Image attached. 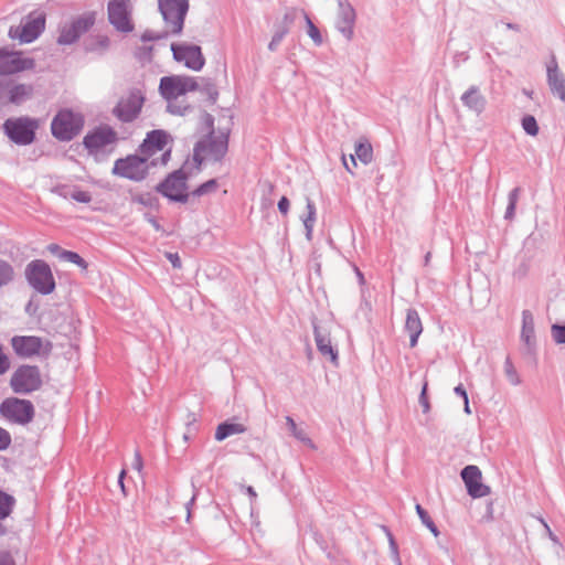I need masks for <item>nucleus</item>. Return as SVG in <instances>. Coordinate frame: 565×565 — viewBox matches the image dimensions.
<instances>
[{"label":"nucleus","instance_id":"obj_1","mask_svg":"<svg viewBox=\"0 0 565 565\" xmlns=\"http://www.w3.org/2000/svg\"><path fill=\"white\" fill-rule=\"evenodd\" d=\"M85 125L84 116L72 109H60L51 121L52 136L58 141H71L81 134Z\"/></svg>","mask_w":565,"mask_h":565},{"label":"nucleus","instance_id":"obj_2","mask_svg":"<svg viewBox=\"0 0 565 565\" xmlns=\"http://www.w3.org/2000/svg\"><path fill=\"white\" fill-rule=\"evenodd\" d=\"M153 166H156V161L149 162L146 156L128 154L115 161L111 173L135 182H141L148 177L149 169Z\"/></svg>","mask_w":565,"mask_h":565},{"label":"nucleus","instance_id":"obj_3","mask_svg":"<svg viewBox=\"0 0 565 565\" xmlns=\"http://www.w3.org/2000/svg\"><path fill=\"white\" fill-rule=\"evenodd\" d=\"M4 135L15 145L29 146L35 140L39 120L28 116L8 118L3 125Z\"/></svg>","mask_w":565,"mask_h":565},{"label":"nucleus","instance_id":"obj_4","mask_svg":"<svg viewBox=\"0 0 565 565\" xmlns=\"http://www.w3.org/2000/svg\"><path fill=\"white\" fill-rule=\"evenodd\" d=\"M146 97L140 88H130L114 106L111 114L122 124L134 122L141 114Z\"/></svg>","mask_w":565,"mask_h":565},{"label":"nucleus","instance_id":"obj_5","mask_svg":"<svg viewBox=\"0 0 565 565\" xmlns=\"http://www.w3.org/2000/svg\"><path fill=\"white\" fill-rule=\"evenodd\" d=\"M189 174L181 168L169 173L163 181L156 185V191L172 202L186 203Z\"/></svg>","mask_w":565,"mask_h":565},{"label":"nucleus","instance_id":"obj_6","mask_svg":"<svg viewBox=\"0 0 565 565\" xmlns=\"http://www.w3.org/2000/svg\"><path fill=\"white\" fill-rule=\"evenodd\" d=\"M25 278L29 285L41 295H50L55 289V279L49 264L42 259L26 265Z\"/></svg>","mask_w":565,"mask_h":565},{"label":"nucleus","instance_id":"obj_7","mask_svg":"<svg viewBox=\"0 0 565 565\" xmlns=\"http://www.w3.org/2000/svg\"><path fill=\"white\" fill-rule=\"evenodd\" d=\"M11 347L14 353L22 359H29L35 355L47 359L53 350L51 341H44L36 335H14L11 339Z\"/></svg>","mask_w":565,"mask_h":565},{"label":"nucleus","instance_id":"obj_8","mask_svg":"<svg viewBox=\"0 0 565 565\" xmlns=\"http://www.w3.org/2000/svg\"><path fill=\"white\" fill-rule=\"evenodd\" d=\"M42 376L39 366L24 364L19 366L11 375L10 386L17 394L26 395L42 386Z\"/></svg>","mask_w":565,"mask_h":565},{"label":"nucleus","instance_id":"obj_9","mask_svg":"<svg viewBox=\"0 0 565 565\" xmlns=\"http://www.w3.org/2000/svg\"><path fill=\"white\" fill-rule=\"evenodd\" d=\"M159 11L171 34H180L189 11L188 0H158Z\"/></svg>","mask_w":565,"mask_h":565},{"label":"nucleus","instance_id":"obj_10","mask_svg":"<svg viewBox=\"0 0 565 565\" xmlns=\"http://www.w3.org/2000/svg\"><path fill=\"white\" fill-rule=\"evenodd\" d=\"M0 414L11 423L26 425L33 420L35 409L29 399L8 397L0 404Z\"/></svg>","mask_w":565,"mask_h":565},{"label":"nucleus","instance_id":"obj_11","mask_svg":"<svg viewBox=\"0 0 565 565\" xmlns=\"http://www.w3.org/2000/svg\"><path fill=\"white\" fill-rule=\"evenodd\" d=\"M130 0H110L107 4L109 23L119 32L129 33L134 30Z\"/></svg>","mask_w":565,"mask_h":565},{"label":"nucleus","instance_id":"obj_12","mask_svg":"<svg viewBox=\"0 0 565 565\" xmlns=\"http://www.w3.org/2000/svg\"><path fill=\"white\" fill-rule=\"evenodd\" d=\"M95 20L93 15H82L74 19L70 23H65L60 28V35L57 43L60 45H71L77 42V40L88 32L93 26Z\"/></svg>","mask_w":565,"mask_h":565},{"label":"nucleus","instance_id":"obj_13","mask_svg":"<svg viewBox=\"0 0 565 565\" xmlns=\"http://www.w3.org/2000/svg\"><path fill=\"white\" fill-rule=\"evenodd\" d=\"M171 51L177 62H183L192 71H201L205 64V58L199 45L172 43Z\"/></svg>","mask_w":565,"mask_h":565},{"label":"nucleus","instance_id":"obj_14","mask_svg":"<svg viewBox=\"0 0 565 565\" xmlns=\"http://www.w3.org/2000/svg\"><path fill=\"white\" fill-rule=\"evenodd\" d=\"M35 62L30 57H22L18 52H7L0 49V75H11L25 70H32ZM3 82L0 81V87Z\"/></svg>","mask_w":565,"mask_h":565},{"label":"nucleus","instance_id":"obj_15","mask_svg":"<svg viewBox=\"0 0 565 565\" xmlns=\"http://www.w3.org/2000/svg\"><path fill=\"white\" fill-rule=\"evenodd\" d=\"M355 20L356 12L353 6L348 0H339L335 28L348 41L353 39Z\"/></svg>","mask_w":565,"mask_h":565},{"label":"nucleus","instance_id":"obj_16","mask_svg":"<svg viewBox=\"0 0 565 565\" xmlns=\"http://www.w3.org/2000/svg\"><path fill=\"white\" fill-rule=\"evenodd\" d=\"M116 141V131L110 126H100L84 137L83 145L89 153H94L108 145L115 143Z\"/></svg>","mask_w":565,"mask_h":565},{"label":"nucleus","instance_id":"obj_17","mask_svg":"<svg viewBox=\"0 0 565 565\" xmlns=\"http://www.w3.org/2000/svg\"><path fill=\"white\" fill-rule=\"evenodd\" d=\"M313 335L318 351L321 355L328 356L333 364L338 363V350L332 345L330 329L327 324L312 319Z\"/></svg>","mask_w":565,"mask_h":565},{"label":"nucleus","instance_id":"obj_18","mask_svg":"<svg viewBox=\"0 0 565 565\" xmlns=\"http://www.w3.org/2000/svg\"><path fill=\"white\" fill-rule=\"evenodd\" d=\"M546 79L551 93L565 103V75L559 70L554 55L546 66Z\"/></svg>","mask_w":565,"mask_h":565},{"label":"nucleus","instance_id":"obj_19","mask_svg":"<svg viewBox=\"0 0 565 565\" xmlns=\"http://www.w3.org/2000/svg\"><path fill=\"white\" fill-rule=\"evenodd\" d=\"M45 29V15L38 13L36 15L30 14L26 21L21 25V33L19 35L22 43H31L36 40Z\"/></svg>","mask_w":565,"mask_h":565},{"label":"nucleus","instance_id":"obj_20","mask_svg":"<svg viewBox=\"0 0 565 565\" xmlns=\"http://www.w3.org/2000/svg\"><path fill=\"white\" fill-rule=\"evenodd\" d=\"M169 134L162 129H154L147 134L139 147L140 152L148 159L157 151H162L168 142Z\"/></svg>","mask_w":565,"mask_h":565},{"label":"nucleus","instance_id":"obj_21","mask_svg":"<svg viewBox=\"0 0 565 565\" xmlns=\"http://www.w3.org/2000/svg\"><path fill=\"white\" fill-rule=\"evenodd\" d=\"M228 131L214 134L213 129L207 135L206 151L214 161H221L228 150Z\"/></svg>","mask_w":565,"mask_h":565},{"label":"nucleus","instance_id":"obj_22","mask_svg":"<svg viewBox=\"0 0 565 565\" xmlns=\"http://www.w3.org/2000/svg\"><path fill=\"white\" fill-rule=\"evenodd\" d=\"M159 92L166 100H172L185 94L182 76H163L160 79Z\"/></svg>","mask_w":565,"mask_h":565},{"label":"nucleus","instance_id":"obj_23","mask_svg":"<svg viewBox=\"0 0 565 565\" xmlns=\"http://www.w3.org/2000/svg\"><path fill=\"white\" fill-rule=\"evenodd\" d=\"M1 88L6 89L7 102L13 105H21L30 99L34 90L31 84H14L12 82L3 83Z\"/></svg>","mask_w":565,"mask_h":565},{"label":"nucleus","instance_id":"obj_24","mask_svg":"<svg viewBox=\"0 0 565 565\" xmlns=\"http://www.w3.org/2000/svg\"><path fill=\"white\" fill-rule=\"evenodd\" d=\"M462 105L476 115H481L487 107V98L477 85H471L460 97Z\"/></svg>","mask_w":565,"mask_h":565},{"label":"nucleus","instance_id":"obj_25","mask_svg":"<svg viewBox=\"0 0 565 565\" xmlns=\"http://www.w3.org/2000/svg\"><path fill=\"white\" fill-rule=\"evenodd\" d=\"M521 340L526 348V353L533 354L535 351V331H534V318L530 310L522 311V330Z\"/></svg>","mask_w":565,"mask_h":565},{"label":"nucleus","instance_id":"obj_26","mask_svg":"<svg viewBox=\"0 0 565 565\" xmlns=\"http://www.w3.org/2000/svg\"><path fill=\"white\" fill-rule=\"evenodd\" d=\"M405 331L409 334V347L414 348L417 345L418 338L423 332V323L419 313L414 308L406 310L405 319Z\"/></svg>","mask_w":565,"mask_h":565},{"label":"nucleus","instance_id":"obj_27","mask_svg":"<svg viewBox=\"0 0 565 565\" xmlns=\"http://www.w3.org/2000/svg\"><path fill=\"white\" fill-rule=\"evenodd\" d=\"M246 429V426H244L243 424L231 423L226 420L217 425L215 430V439L217 441H223L230 436L245 433Z\"/></svg>","mask_w":565,"mask_h":565},{"label":"nucleus","instance_id":"obj_28","mask_svg":"<svg viewBox=\"0 0 565 565\" xmlns=\"http://www.w3.org/2000/svg\"><path fill=\"white\" fill-rule=\"evenodd\" d=\"M109 46V39L106 35L97 34L89 35L83 41V49L85 52L104 53Z\"/></svg>","mask_w":565,"mask_h":565},{"label":"nucleus","instance_id":"obj_29","mask_svg":"<svg viewBox=\"0 0 565 565\" xmlns=\"http://www.w3.org/2000/svg\"><path fill=\"white\" fill-rule=\"evenodd\" d=\"M355 157L364 164L370 163L373 159V148L371 143L369 141H360L355 145V154H350L352 167H356Z\"/></svg>","mask_w":565,"mask_h":565},{"label":"nucleus","instance_id":"obj_30","mask_svg":"<svg viewBox=\"0 0 565 565\" xmlns=\"http://www.w3.org/2000/svg\"><path fill=\"white\" fill-rule=\"evenodd\" d=\"M306 202L307 215L302 217V222L306 230V237L308 241H311L312 231L316 223L317 210L313 201L310 198H306Z\"/></svg>","mask_w":565,"mask_h":565},{"label":"nucleus","instance_id":"obj_31","mask_svg":"<svg viewBox=\"0 0 565 565\" xmlns=\"http://www.w3.org/2000/svg\"><path fill=\"white\" fill-rule=\"evenodd\" d=\"M14 505V497L0 490V520H4L11 514Z\"/></svg>","mask_w":565,"mask_h":565},{"label":"nucleus","instance_id":"obj_32","mask_svg":"<svg viewBox=\"0 0 565 565\" xmlns=\"http://www.w3.org/2000/svg\"><path fill=\"white\" fill-rule=\"evenodd\" d=\"M461 479L463 480L466 488L476 481H480L482 478L481 470L473 465L466 466L460 472Z\"/></svg>","mask_w":565,"mask_h":565},{"label":"nucleus","instance_id":"obj_33","mask_svg":"<svg viewBox=\"0 0 565 565\" xmlns=\"http://www.w3.org/2000/svg\"><path fill=\"white\" fill-rule=\"evenodd\" d=\"M14 278V269L11 264L0 258V288L9 285Z\"/></svg>","mask_w":565,"mask_h":565},{"label":"nucleus","instance_id":"obj_34","mask_svg":"<svg viewBox=\"0 0 565 565\" xmlns=\"http://www.w3.org/2000/svg\"><path fill=\"white\" fill-rule=\"evenodd\" d=\"M199 90L206 94L209 100L214 104L218 97V92L216 89L215 84L209 78H201V84H199Z\"/></svg>","mask_w":565,"mask_h":565},{"label":"nucleus","instance_id":"obj_35","mask_svg":"<svg viewBox=\"0 0 565 565\" xmlns=\"http://www.w3.org/2000/svg\"><path fill=\"white\" fill-rule=\"evenodd\" d=\"M217 186H218V183H217L216 179H210L206 182L200 184L198 188H195L190 193V195L198 196V198L203 196V195H206V194H210V193L216 191Z\"/></svg>","mask_w":565,"mask_h":565},{"label":"nucleus","instance_id":"obj_36","mask_svg":"<svg viewBox=\"0 0 565 565\" xmlns=\"http://www.w3.org/2000/svg\"><path fill=\"white\" fill-rule=\"evenodd\" d=\"M521 125H522L523 130L529 136H532V137L537 136L540 128H539L537 121L534 116H532V115L523 116V118L521 119Z\"/></svg>","mask_w":565,"mask_h":565},{"label":"nucleus","instance_id":"obj_37","mask_svg":"<svg viewBox=\"0 0 565 565\" xmlns=\"http://www.w3.org/2000/svg\"><path fill=\"white\" fill-rule=\"evenodd\" d=\"M131 201L134 203H138L147 207H158L159 204L158 198L152 195L151 193H141L132 195Z\"/></svg>","mask_w":565,"mask_h":565},{"label":"nucleus","instance_id":"obj_38","mask_svg":"<svg viewBox=\"0 0 565 565\" xmlns=\"http://www.w3.org/2000/svg\"><path fill=\"white\" fill-rule=\"evenodd\" d=\"M60 258L73 263L81 267L82 269H86L88 266L87 262L76 252L62 250L60 254Z\"/></svg>","mask_w":565,"mask_h":565},{"label":"nucleus","instance_id":"obj_39","mask_svg":"<svg viewBox=\"0 0 565 565\" xmlns=\"http://www.w3.org/2000/svg\"><path fill=\"white\" fill-rule=\"evenodd\" d=\"M467 492L472 498H482L490 493V487L480 481H476L467 488Z\"/></svg>","mask_w":565,"mask_h":565},{"label":"nucleus","instance_id":"obj_40","mask_svg":"<svg viewBox=\"0 0 565 565\" xmlns=\"http://www.w3.org/2000/svg\"><path fill=\"white\" fill-rule=\"evenodd\" d=\"M303 17H305L306 24H307L308 35L311 38V40L315 42V44L321 45L322 36H321L319 29L315 25V23L311 21L310 17L306 12H303Z\"/></svg>","mask_w":565,"mask_h":565},{"label":"nucleus","instance_id":"obj_41","mask_svg":"<svg viewBox=\"0 0 565 565\" xmlns=\"http://www.w3.org/2000/svg\"><path fill=\"white\" fill-rule=\"evenodd\" d=\"M286 424L295 438L301 441L311 443V440L307 437L306 433L297 427V424L292 417L287 416Z\"/></svg>","mask_w":565,"mask_h":565},{"label":"nucleus","instance_id":"obj_42","mask_svg":"<svg viewBox=\"0 0 565 565\" xmlns=\"http://www.w3.org/2000/svg\"><path fill=\"white\" fill-rule=\"evenodd\" d=\"M288 34V28L287 26H279L276 32L274 33L271 41L268 44V50L271 52H275L277 47L279 46L282 39Z\"/></svg>","mask_w":565,"mask_h":565},{"label":"nucleus","instance_id":"obj_43","mask_svg":"<svg viewBox=\"0 0 565 565\" xmlns=\"http://www.w3.org/2000/svg\"><path fill=\"white\" fill-rule=\"evenodd\" d=\"M504 371L511 384L518 385L520 383L516 370L514 369L513 363L509 356L504 361Z\"/></svg>","mask_w":565,"mask_h":565},{"label":"nucleus","instance_id":"obj_44","mask_svg":"<svg viewBox=\"0 0 565 565\" xmlns=\"http://www.w3.org/2000/svg\"><path fill=\"white\" fill-rule=\"evenodd\" d=\"M553 340L557 344H565V323L564 324H553L551 328Z\"/></svg>","mask_w":565,"mask_h":565},{"label":"nucleus","instance_id":"obj_45","mask_svg":"<svg viewBox=\"0 0 565 565\" xmlns=\"http://www.w3.org/2000/svg\"><path fill=\"white\" fill-rule=\"evenodd\" d=\"M204 151H206L205 141L204 140L198 141L193 148V160H194L198 169L200 168V166L203 162V157L201 153Z\"/></svg>","mask_w":565,"mask_h":565},{"label":"nucleus","instance_id":"obj_46","mask_svg":"<svg viewBox=\"0 0 565 565\" xmlns=\"http://www.w3.org/2000/svg\"><path fill=\"white\" fill-rule=\"evenodd\" d=\"M168 35V32H154L152 30H146L141 34V41L142 42H151V41H159L162 39H166Z\"/></svg>","mask_w":565,"mask_h":565},{"label":"nucleus","instance_id":"obj_47","mask_svg":"<svg viewBox=\"0 0 565 565\" xmlns=\"http://www.w3.org/2000/svg\"><path fill=\"white\" fill-rule=\"evenodd\" d=\"M71 199L79 203H89L92 201V195L89 192L82 191L74 186V194H71Z\"/></svg>","mask_w":565,"mask_h":565},{"label":"nucleus","instance_id":"obj_48","mask_svg":"<svg viewBox=\"0 0 565 565\" xmlns=\"http://www.w3.org/2000/svg\"><path fill=\"white\" fill-rule=\"evenodd\" d=\"M427 387L428 383L425 382L419 394V404L423 407L424 414H427L430 411V404L427 396Z\"/></svg>","mask_w":565,"mask_h":565},{"label":"nucleus","instance_id":"obj_49","mask_svg":"<svg viewBox=\"0 0 565 565\" xmlns=\"http://www.w3.org/2000/svg\"><path fill=\"white\" fill-rule=\"evenodd\" d=\"M182 81H183V84H184L185 94L188 92L199 90V84L200 83L194 77L182 76Z\"/></svg>","mask_w":565,"mask_h":565},{"label":"nucleus","instance_id":"obj_50","mask_svg":"<svg viewBox=\"0 0 565 565\" xmlns=\"http://www.w3.org/2000/svg\"><path fill=\"white\" fill-rule=\"evenodd\" d=\"M53 192L64 199H71V194H74V186L57 185L53 189Z\"/></svg>","mask_w":565,"mask_h":565},{"label":"nucleus","instance_id":"obj_51","mask_svg":"<svg viewBox=\"0 0 565 565\" xmlns=\"http://www.w3.org/2000/svg\"><path fill=\"white\" fill-rule=\"evenodd\" d=\"M11 445V435L8 430L0 427V451L6 450Z\"/></svg>","mask_w":565,"mask_h":565},{"label":"nucleus","instance_id":"obj_52","mask_svg":"<svg viewBox=\"0 0 565 565\" xmlns=\"http://www.w3.org/2000/svg\"><path fill=\"white\" fill-rule=\"evenodd\" d=\"M415 509H416V512H417L422 523L425 526L433 522V519L430 518L428 512L420 504L417 503Z\"/></svg>","mask_w":565,"mask_h":565},{"label":"nucleus","instance_id":"obj_53","mask_svg":"<svg viewBox=\"0 0 565 565\" xmlns=\"http://www.w3.org/2000/svg\"><path fill=\"white\" fill-rule=\"evenodd\" d=\"M290 207V201L287 196H281L278 201V210L282 215H287Z\"/></svg>","mask_w":565,"mask_h":565},{"label":"nucleus","instance_id":"obj_54","mask_svg":"<svg viewBox=\"0 0 565 565\" xmlns=\"http://www.w3.org/2000/svg\"><path fill=\"white\" fill-rule=\"evenodd\" d=\"M166 257L170 260L173 268L180 269L182 267L181 258L178 253H166Z\"/></svg>","mask_w":565,"mask_h":565},{"label":"nucleus","instance_id":"obj_55","mask_svg":"<svg viewBox=\"0 0 565 565\" xmlns=\"http://www.w3.org/2000/svg\"><path fill=\"white\" fill-rule=\"evenodd\" d=\"M10 366L8 356L2 352V347L0 345V375L4 374Z\"/></svg>","mask_w":565,"mask_h":565},{"label":"nucleus","instance_id":"obj_56","mask_svg":"<svg viewBox=\"0 0 565 565\" xmlns=\"http://www.w3.org/2000/svg\"><path fill=\"white\" fill-rule=\"evenodd\" d=\"M0 565H15L12 555L8 551H0Z\"/></svg>","mask_w":565,"mask_h":565},{"label":"nucleus","instance_id":"obj_57","mask_svg":"<svg viewBox=\"0 0 565 565\" xmlns=\"http://www.w3.org/2000/svg\"><path fill=\"white\" fill-rule=\"evenodd\" d=\"M132 468L136 469L138 472H141L143 467L142 457L139 450L135 451L134 461L131 463Z\"/></svg>","mask_w":565,"mask_h":565},{"label":"nucleus","instance_id":"obj_58","mask_svg":"<svg viewBox=\"0 0 565 565\" xmlns=\"http://www.w3.org/2000/svg\"><path fill=\"white\" fill-rule=\"evenodd\" d=\"M382 529L384 530V532L386 533V536L388 539V542H390V547L392 550L393 553L397 554V544L394 540V536L392 534V532L390 531V529L385 525L382 526Z\"/></svg>","mask_w":565,"mask_h":565},{"label":"nucleus","instance_id":"obj_59","mask_svg":"<svg viewBox=\"0 0 565 565\" xmlns=\"http://www.w3.org/2000/svg\"><path fill=\"white\" fill-rule=\"evenodd\" d=\"M195 420H196V419H195V417H194V416H192V419H190V420L188 422V431L183 435V439H184L185 441H186V440H189L190 435H191L192 433H194V431H195V429H196V428H195V426H194Z\"/></svg>","mask_w":565,"mask_h":565},{"label":"nucleus","instance_id":"obj_60","mask_svg":"<svg viewBox=\"0 0 565 565\" xmlns=\"http://www.w3.org/2000/svg\"><path fill=\"white\" fill-rule=\"evenodd\" d=\"M295 21V13L294 12H286L284 14V18H282V25L281 26H287L289 29V26L294 23Z\"/></svg>","mask_w":565,"mask_h":565},{"label":"nucleus","instance_id":"obj_61","mask_svg":"<svg viewBox=\"0 0 565 565\" xmlns=\"http://www.w3.org/2000/svg\"><path fill=\"white\" fill-rule=\"evenodd\" d=\"M515 207H516L515 203H508L505 214H504L505 220H512L514 217Z\"/></svg>","mask_w":565,"mask_h":565},{"label":"nucleus","instance_id":"obj_62","mask_svg":"<svg viewBox=\"0 0 565 565\" xmlns=\"http://www.w3.org/2000/svg\"><path fill=\"white\" fill-rule=\"evenodd\" d=\"M521 189L519 186L514 188L509 193V203H518L520 196Z\"/></svg>","mask_w":565,"mask_h":565},{"label":"nucleus","instance_id":"obj_63","mask_svg":"<svg viewBox=\"0 0 565 565\" xmlns=\"http://www.w3.org/2000/svg\"><path fill=\"white\" fill-rule=\"evenodd\" d=\"M145 218L153 226L156 231H161V225L151 214H145Z\"/></svg>","mask_w":565,"mask_h":565},{"label":"nucleus","instance_id":"obj_64","mask_svg":"<svg viewBox=\"0 0 565 565\" xmlns=\"http://www.w3.org/2000/svg\"><path fill=\"white\" fill-rule=\"evenodd\" d=\"M454 392H455L456 395L462 397V399H467L468 398L467 391H466V388L463 387L462 384L457 385L454 388Z\"/></svg>","mask_w":565,"mask_h":565}]
</instances>
